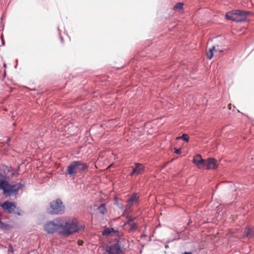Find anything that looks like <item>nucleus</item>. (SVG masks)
Returning a JSON list of instances; mask_svg holds the SVG:
<instances>
[{"label":"nucleus","mask_w":254,"mask_h":254,"mask_svg":"<svg viewBox=\"0 0 254 254\" xmlns=\"http://www.w3.org/2000/svg\"><path fill=\"white\" fill-rule=\"evenodd\" d=\"M5 175L0 176L3 179L0 180V190H3V194L5 197L16 195L18 190L22 188L20 183L10 184L6 179L9 180L19 175L18 170L12 167L6 166L4 169Z\"/></svg>","instance_id":"1"},{"label":"nucleus","mask_w":254,"mask_h":254,"mask_svg":"<svg viewBox=\"0 0 254 254\" xmlns=\"http://www.w3.org/2000/svg\"><path fill=\"white\" fill-rule=\"evenodd\" d=\"M56 221L61 226L59 234L64 236H69L79 230L77 220L74 217H59Z\"/></svg>","instance_id":"2"},{"label":"nucleus","mask_w":254,"mask_h":254,"mask_svg":"<svg viewBox=\"0 0 254 254\" xmlns=\"http://www.w3.org/2000/svg\"><path fill=\"white\" fill-rule=\"evenodd\" d=\"M88 168V165L81 161H73L67 166L65 171L66 176H73L76 174L84 171Z\"/></svg>","instance_id":"3"},{"label":"nucleus","mask_w":254,"mask_h":254,"mask_svg":"<svg viewBox=\"0 0 254 254\" xmlns=\"http://www.w3.org/2000/svg\"><path fill=\"white\" fill-rule=\"evenodd\" d=\"M65 206L60 198H57L49 203L47 212L50 214H62L64 212Z\"/></svg>","instance_id":"4"},{"label":"nucleus","mask_w":254,"mask_h":254,"mask_svg":"<svg viewBox=\"0 0 254 254\" xmlns=\"http://www.w3.org/2000/svg\"><path fill=\"white\" fill-rule=\"evenodd\" d=\"M249 12L240 10H235L228 12L225 17L227 19L235 22H241L246 20Z\"/></svg>","instance_id":"5"},{"label":"nucleus","mask_w":254,"mask_h":254,"mask_svg":"<svg viewBox=\"0 0 254 254\" xmlns=\"http://www.w3.org/2000/svg\"><path fill=\"white\" fill-rule=\"evenodd\" d=\"M60 223L56 221V219L53 221H50L47 222L44 227V230L48 234H53L56 232H58L59 233V230H60Z\"/></svg>","instance_id":"6"},{"label":"nucleus","mask_w":254,"mask_h":254,"mask_svg":"<svg viewBox=\"0 0 254 254\" xmlns=\"http://www.w3.org/2000/svg\"><path fill=\"white\" fill-rule=\"evenodd\" d=\"M4 211L8 213H11L14 212L16 206L13 202L6 201L0 205Z\"/></svg>","instance_id":"7"},{"label":"nucleus","mask_w":254,"mask_h":254,"mask_svg":"<svg viewBox=\"0 0 254 254\" xmlns=\"http://www.w3.org/2000/svg\"><path fill=\"white\" fill-rule=\"evenodd\" d=\"M106 254H124V253L116 243H115L107 248Z\"/></svg>","instance_id":"8"},{"label":"nucleus","mask_w":254,"mask_h":254,"mask_svg":"<svg viewBox=\"0 0 254 254\" xmlns=\"http://www.w3.org/2000/svg\"><path fill=\"white\" fill-rule=\"evenodd\" d=\"M139 196L138 193H134L131 194L127 201V205L126 207L129 209L133 204L138 203Z\"/></svg>","instance_id":"9"},{"label":"nucleus","mask_w":254,"mask_h":254,"mask_svg":"<svg viewBox=\"0 0 254 254\" xmlns=\"http://www.w3.org/2000/svg\"><path fill=\"white\" fill-rule=\"evenodd\" d=\"M217 160L213 158H209L206 160L204 169H215L218 167Z\"/></svg>","instance_id":"10"},{"label":"nucleus","mask_w":254,"mask_h":254,"mask_svg":"<svg viewBox=\"0 0 254 254\" xmlns=\"http://www.w3.org/2000/svg\"><path fill=\"white\" fill-rule=\"evenodd\" d=\"M206 160L203 159L199 154H197L193 158L192 162L198 169H204Z\"/></svg>","instance_id":"11"},{"label":"nucleus","mask_w":254,"mask_h":254,"mask_svg":"<svg viewBox=\"0 0 254 254\" xmlns=\"http://www.w3.org/2000/svg\"><path fill=\"white\" fill-rule=\"evenodd\" d=\"M223 51L219 48L218 45L213 46L211 48L209 49L208 52L206 53L207 59L211 60L213 56V55L223 52Z\"/></svg>","instance_id":"12"},{"label":"nucleus","mask_w":254,"mask_h":254,"mask_svg":"<svg viewBox=\"0 0 254 254\" xmlns=\"http://www.w3.org/2000/svg\"><path fill=\"white\" fill-rule=\"evenodd\" d=\"M116 244L123 253L129 247L128 241L125 239H120L116 243Z\"/></svg>","instance_id":"13"},{"label":"nucleus","mask_w":254,"mask_h":254,"mask_svg":"<svg viewBox=\"0 0 254 254\" xmlns=\"http://www.w3.org/2000/svg\"><path fill=\"white\" fill-rule=\"evenodd\" d=\"M134 172H136V175L141 174L144 171V166L139 163H135V167H133Z\"/></svg>","instance_id":"14"},{"label":"nucleus","mask_w":254,"mask_h":254,"mask_svg":"<svg viewBox=\"0 0 254 254\" xmlns=\"http://www.w3.org/2000/svg\"><path fill=\"white\" fill-rule=\"evenodd\" d=\"M112 233H114L115 235L119 236L120 233L119 231L115 230L113 228H106L102 232V235L104 236H108Z\"/></svg>","instance_id":"15"},{"label":"nucleus","mask_w":254,"mask_h":254,"mask_svg":"<svg viewBox=\"0 0 254 254\" xmlns=\"http://www.w3.org/2000/svg\"><path fill=\"white\" fill-rule=\"evenodd\" d=\"M184 3L183 2H178L174 6V10L177 11H181L183 9Z\"/></svg>","instance_id":"16"},{"label":"nucleus","mask_w":254,"mask_h":254,"mask_svg":"<svg viewBox=\"0 0 254 254\" xmlns=\"http://www.w3.org/2000/svg\"><path fill=\"white\" fill-rule=\"evenodd\" d=\"M98 209L99 212L102 214H104L106 211L105 204L103 203L101 204V205L98 208Z\"/></svg>","instance_id":"17"},{"label":"nucleus","mask_w":254,"mask_h":254,"mask_svg":"<svg viewBox=\"0 0 254 254\" xmlns=\"http://www.w3.org/2000/svg\"><path fill=\"white\" fill-rule=\"evenodd\" d=\"M182 139L185 140L186 141L188 142L189 140V136L187 134H183L182 135V136H179V137H177L176 138V139H177V140L178 139Z\"/></svg>","instance_id":"18"},{"label":"nucleus","mask_w":254,"mask_h":254,"mask_svg":"<svg viewBox=\"0 0 254 254\" xmlns=\"http://www.w3.org/2000/svg\"><path fill=\"white\" fill-rule=\"evenodd\" d=\"M127 220L125 223V225H130L133 222V221L135 219V218H132L131 217L127 216Z\"/></svg>","instance_id":"19"},{"label":"nucleus","mask_w":254,"mask_h":254,"mask_svg":"<svg viewBox=\"0 0 254 254\" xmlns=\"http://www.w3.org/2000/svg\"><path fill=\"white\" fill-rule=\"evenodd\" d=\"M130 230L133 231L137 229L138 226L137 224L135 223L132 222L130 225Z\"/></svg>","instance_id":"20"},{"label":"nucleus","mask_w":254,"mask_h":254,"mask_svg":"<svg viewBox=\"0 0 254 254\" xmlns=\"http://www.w3.org/2000/svg\"><path fill=\"white\" fill-rule=\"evenodd\" d=\"M175 149V153H176L177 154H180L181 153V151L180 149H177L176 148H174Z\"/></svg>","instance_id":"21"},{"label":"nucleus","mask_w":254,"mask_h":254,"mask_svg":"<svg viewBox=\"0 0 254 254\" xmlns=\"http://www.w3.org/2000/svg\"><path fill=\"white\" fill-rule=\"evenodd\" d=\"M132 171L130 173L129 175L130 176H133L134 175H136V172H134V169H133V167H132Z\"/></svg>","instance_id":"22"},{"label":"nucleus","mask_w":254,"mask_h":254,"mask_svg":"<svg viewBox=\"0 0 254 254\" xmlns=\"http://www.w3.org/2000/svg\"><path fill=\"white\" fill-rule=\"evenodd\" d=\"M77 243L79 246H81L82 245L83 242L82 241L79 240L78 241Z\"/></svg>","instance_id":"23"},{"label":"nucleus","mask_w":254,"mask_h":254,"mask_svg":"<svg viewBox=\"0 0 254 254\" xmlns=\"http://www.w3.org/2000/svg\"><path fill=\"white\" fill-rule=\"evenodd\" d=\"M9 250H8V251H9V252H11V253H13V248L12 247V246H9Z\"/></svg>","instance_id":"24"},{"label":"nucleus","mask_w":254,"mask_h":254,"mask_svg":"<svg viewBox=\"0 0 254 254\" xmlns=\"http://www.w3.org/2000/svg\"><path fill=\"white\" fill-rule=\"evenodd\" d=\"M249 235H250V232H249V231H248V232L246 234L245 236H246V237H248V236H249Z\"/></svg>","instance_id":"25"},{"label":"nucleus","mask_w":254,"mask_h":254,"mask_svg":"<svg viewBox=\"0 0 254 254\" xmlns=\"http://www.w3.org/2000/svg\"><path fill=\"white\" fill-rule=\"evenodd\" d=\"M183 254H192L191 252H185Z\"/></svg>","instance_id":"26"},{"label":"nucleus","mask_w":254,"mask_h":254,"mask_svg":"<svg viewBox=\"0 0 254 254\" xmlns=\"http://www.w3.org/2000/svg\"><path fill=\"white\" fill-rule=\"evenodd\" d=\"M9 140H10V138H6V142H9Z\"/></svg>","instance_id":"27"},{"label":"nucleus","mask_w":254,"mask_h":254,"mask_svg":"<svg viewBox=\"0 0 254 254\" xmlns=\"http://www.w3.org/2000/svg\"><path fill=\"white\" fill-rule=\"evenodd\" d=\"M3 66H4V67H6V64H5V63H4V64H3Z\"/></svg>","instance_id":"28"},{"label":"nucleus","mask_w":254,"mask_h":254,"mask_svg":"<svg viewBox=\"0 0 254 254\" xmlns=\"http://www.w3.org/2000/svg\"><path fill=\"white\" fill-rule=\"evenodd\" d=\"M228 107L230 109H231V104L229 105Z\"/></svg>","instance_id":"29"}]
</instances>
